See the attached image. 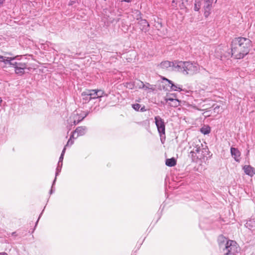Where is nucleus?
<instances>
[{
  "label": "nucleus",
  "mask_w": 255,
  "mask_h": 255,
  "mask_svg": "<svg viewBox=\"0 0 255 255\" xmlns=\"http://www.w3.org/2000/svg\"><path fill=\"white\" fill-rule=\"evenodd\" d=\"M251 47L252 41L249 38H235L231 43L232 55L235 59H242L249 53Z\"/></svg>",
  "instance_id": "f257e3e1"
},
{
  "label": "nucleus",
  "mask_w": 255,
  "mask_h": 255,
  "mask_svg": "<svg viewBox=\"0 0 255 255\" xmlns=\"http://www.w3.org/2000/svg\"><path fill=\"white\" fill-rule=\"evenodd\" d=\"M218 243L219 248L224 253V255H235L238 252V245L237 242L231 240L220 235L218 238Z\"/></svg>",
  "instance_id": "f03ea898"
},
{
  "label": "nucleus",
  "mask_w": 255,
  "mask_h": 255,
  "mask_svg": "<svg viewBox=\"0 0 255 255\" xmlns=\"http://www.w3.org/2000/svg\"><path fill=\"white\" fill-rule=\"evenodd\" d=\"M175 70L182 72L184 75H193L199 72V65L190 61H179L174 63Z\"/></svg>",
  "instance_id": "7ed1b4c3"
},
{
  "label": "nucleus",
  "mask_w": 255,
  "mask_h": 255,
  "mask_svg": "<svg viewBox=\"0 0 255 255\" xmlns=\"http://www.w3.org/2000/svg\"><path fill=\"white\" fill-rule=\"evenodd\" d=\"M22 56L21 55H17L12 57L11 61H10L9 66L14 68L15 74L18 75H22L24 74V71L27 69V64L25 61L26 58H25L22 60Z\"/></svg>",
  "instance_id": "20e7f679"
},
{
  "label": "nucleus",
  "mask_w": 255,
  "mask_h": 255,
  "mask_svg": "<svg viewBox=\"0 0 255 255\" xmlns=\"http://www.w3.org/2000/svg\"><path fill=\"white\" fill-rule=\"evenodd\" d=\"M193 148L190 151L189 156L191 158L193 162H197L198 160H202L207 155L208 149L203 148L200 141L194 143L193 144Z\"/></svg>",
  "instance_id": "39448f33"
},
{
  "label": "nucleus",
  "mask_w": 255,
  "mask_h": 255,
  "mask_svg": "<svg viewBox=\"0 0 255 255\" xmlns=\"http://www.w3.org/2000/svg\"><path fill=\"white\" fill-rule=\"evenodd\" d=\"M155 124L160 135L161 141L163 142V137L165 138V125L164 120L159 116L154 117Z\"/></svg>",
  "instance_id": "423d86ee"
},
{
  "label": "nucleus",
  "mask_w": 255,
  "mask_h": 255,
  "mask_svg": "<svg viewBox=\"0 0 255 255\" xmlns=\"http://www.w3.org/2000/svg\"><path fill=\"white\" fill-rule=\"evenodd\" d=\"M94 92V90H87L82 93L81 96L83 102L85 103L89 102L92 99H95L97 95Z\"/></svg>",
  "instance_id": "0eeeda50"
},
{
  "label": "nucleus",
  "mask_w": 255,
  "mask_h": 255,
  "mask_svg": "<svg viewBox=\"0 0 255 255\" xmlns=\"http://www.w3.org/2000/svg\"><path fill=\"white\" fill-rule=\"evenodd\" d=\"M214 0H203V7L204 9V15L207 17L210 13L212 5Z\"/></svg>",
  "instance_id": "6e6552de"
},
{
  "label": "nucleus",
  "mask_w": 255,
  "mask_h": 255,
  "mask_svg": "<svg viewBox=\"0 0 255 255\" xmlns=\"http://www.w3.org/2000/svg\"><path fill=\"white\" fill-rule=\"evenodd\" d=\"M163 80L167 82L170 85V90L175 91H184L182 88V86L179 85H175L173 82L165 77L162 78Z\"/></svg>",
  "instance_id": "1a4fd4ad"
},
{
  "label": "nucleus",
  "mask_w": 255,
  "mask_h": 255,
  "mask_svg": "<svg viewBox=\"0 0 255 255\" xmlns=\"http://www.w3.org/2000/svg\"><path fill=\"white\" fill-rule=\"evenodd\" d=\"M87 130V128L86 127H78L76 129L72 132V134H74L75 136V134L77 133L76 136H75V138H77L79 136H82L84 135Z\"/></svg>",
  "instance_id": "9d476101"
},
{
  "label": "nucleus",
  "mask_w": 255,
  "mask_h": 255,
  "mask_svg": "<svg viewBox=\"0 0 255 255\" xmlns=\"http://www.w3.org/2000/svg\"><path fill=\"white\" fill-rule=\"evenodd\" d=\"M87 115L88 113H86V114L84 115V116H81L78 114H74L72 117L74 125H76L80 122L82 121L84 118L87 116Z\"/></svg>",
  "instance_id": "9b49d317"
},
{
  "label": "nucleus",
  "mask_w": 255,
  "mask_h": 255,
  "mask_svg": "<svg viewBox=\"0 0 255 255\" xmlns=\"http://www.w3.org/2000/svg\"><path fill=\"white\" fill-rule=\"evenodd\" d=\"M231 153L232 156L234 158V159L237 161L239 162L240 158V157L241 156V152L238 150V148L232 147L231 148Z\"/></svg>",
  "instance_id": "f8f14e48"
},
{
  "label": "nucleus",
  "mask_w": 255,
  "mask_h": 255,
  "mask_svg": "<svg viewBox=\"0 0 255 255\" xmlns=\"http://www.w3.org/2000/svg\"><path fill=\"white\" fill-rule=\"evenodd\" d=\"M138 24L140 25V28L142 31L145 32L148 30L149 24L146 20L140 18L138 21Z\"/></svg>",
  "instance_id": "ddd939ff"
},
{
  "label": "nucleus",
  "mask_w": 255,
  "mask_h": 255,
  "mask_svg": "<svg viewBox=\"0 0 255 255\" xmlns=\"http://www.w3.org/2000/svg\"><path fill=\"white\" fill-rule=\"evenodd\" d=\"M165 100L166 101V102H170L169 103H168V104L171 107H177L180 105L179 101L176 99H174L173 98L167 97L165 98Z\"/></svg>",
  "instance_id": "4468645a"
},
{
  "label": "nucleus",
  "mask_w": 255,
  "mask_h": 255,
  "mask_svg": "<svg viewBox=\"0 0 255 255\" xmlns=\"http://www.w3.org/2000/svg\"><path fill=\"white\" fill-rule=\"evenodd\" d=\"M245 173L251 177L255 175V169L250 165H245L243 167Z\"/></svg>",
  "instance_id": "2eb2a0df"
},
{
  "label": "nucleus",
  "mask_w": 255,
  "mask_h": 255,
  "mask_svg": "<svg viewBox=\"0 0 255 255\" xmlns=\"http://www.w3.org/2000/svg\"><path fill=\"white\" fill-rule=\"evenodd\" d=\"M245 226L255 234V219H252L248 221L245 224Z\"/></svg>",
  "instance_id": "dca6fc26"
},
{
  "label": "nucleus",
  "mask_w": 255,
  "mask_h": 255,
  "mask_svg": "<svg viewBox=\"0 0 255 255\" xmlns=\"http://www.w3.org/2000/svg\"><path fill=\"white\" fill-rule=\"evenodd\" d=\"M177 61H175L174 62H170L168 61H165L163 62H162L160 63V66L162 69H166L168 67H172L173 70H175V65L174 63H175Z\"/></svg>",
  "instance_id": "f3484780"
},
{
  "label": "nucleus",
  "mask_w": 255,
  "mask_h": 255,
  "mask_svg": "<svg viewBox=\"0 0 255 255\" xmlns=\"http://www.w3.org/2000/svg\"><path fill=\"white\" fill-rule=\"evenodd\" d=\"M12 57H6L0 55V62H3L5 66L4 67H6V65H9L10 61L12 60L11 59Z\"/></svg>",
  "instance_id": "a211bd4d"
},
{
  "label": "nucleus",
  "mask_w": 255,
  "mask_h": 255,
  "mask_svg": "<svg viewBox=\"0 0 255 255\" xmlns=\"http://www.w3.org/2000/svg\"><path fill=\"white\" fill-rule=\"evenodd\" d=\"M176 164V160L174 158L167 159L165 161V164L169 167H172Z\"/></svg>",
  "instance_id": "6ab92c4d"
},
{
  "label": "nucleus",
  "mask_w": 255,
  "mask_h": 255,
  "mask_svg": "<svg viewBox=\"0 0 255 255\" xmlns=\"http://www.w3.org/2000/svg\"><path fill=\"white\" fill-rule=\"evenodd\" d=\"M201 5H203V0H196L194 4V10L199 11L200 9Z\"/></svg>",
  "instance_id": "aec40b11"
},
{
  "label": "nucleus",
  "mask_w": 255,
  "mask_h": 255,
  "mask_svg": "<svg viewBox=\"0 0 255 255\" xmlns=\"http://www.w3.org/2000/svg\"><path fill=\"white\" fill-rule=\"evenodd\" d=\"M201 5H203V0H196L194 4V10L199 11L200 9Z\"/></svg>",
  "instance_id": "412c9836"
},
{
  "label": "nucleus",
  "mask_w": 255,
  "mask_h": 255,
  "mask_svg": "<svg viewBox=\"0 0 255 255\" xmlns=\"http://www.w3.org/2000/svg\"><path fill=\"white\" fill-rule=\"evenodd\" d=\"M201 5H203V0H196L194 4V10L199 11L200 9Z\"/></svg>",
  "instance_id": "4be33fe9"
},
{
  "label": "nucleus",
  "mask_w": 255,
  "mask_h": 255,
  "mask_svg": "<svg viewBox=\"0 0 255 255\" xmlns=\"http://www.w3.org/2000/svg\"><path fill=\"white\" fill-rule=\"evenodd\" d=\"M139 88H143L145 90H146V89L154 90V88H153L152 85L149 84V83H146V84H144L141 81H140V85H139Z\"/></svg>",
  "instance_id": "5701e85b"
},
{
  "label": "nucleus",
  "mask_w": 255,
  "mask_h": 255,
  "mask_svg": "<svg viewBox=\"0 0 255 255\" xmlns=\"http://www.w3.org/2000/svg\"><path fill=\"white\" fill-rule=\"evenodd\" d=\"M200 131L202 133L207 134L210 132L211 129L209 127H203L201 128Z\"/></svg>",
  "instance_id": "b1692460"
},
{
  "label": "nucleus",
  "mask_w": 255,
  "mask_h": 255,
  "mask_svg": "<svg viewBox=\"0 0 255 255\" xmlns=\"http://www.w3.org/2000/svg\"><path fill=\"white\" fill-rule=\"evenodd\" d=\"M72 138H75V136L74 135V134H72L70 135V137L68 140L66 145H65V147L66 146H69L72 145L74 143V140H72Z\"/></svg>",
  "instance_id": "393cba45"
},
{
  "label": "nucleus",
  "mask_w": 255,
  "mask_h": 255,
  "mask_svg": "<svg viewBox=\"0 0 255 255\" xmlns=\"http://www.w3.org/2000/svg\"><path fill=\"white\" fill-rule=\"evenodd\" d=\"M93 90L94 92L96 93L95 94H97V95L96 96H95V99L102 97L104 93V91H103L102 90Z\"/></svg>",
  "instance_id": "a878e982"
},
{
  "label": "nucleus",
  "mask_w": 255,
  "mask_h": 255,
  "mask_svg": "<svg viewBox=\"0 0 255 255\" xmlns=\"http://www.w3.org/2000/svg\"><path fill=\"white\" fill-rule=\"evenodd\" d=\"M62 164H63V163H61V164H60V165L59 166V163H58V165L56 168V173H55V178H56L57 176L58 175L59 173L61 172V168L62 167Z\"/></svg>",
  "instance_id": "bb28decb"
},
{
  "label": "nucleus",
  "mask_w": 255,
  "mask_h": 255,
  "mask_svg": "<svg viewBox=\"0 0 255 255\" xmlns=\"http://www.w3.org/2000/svg\"><path fill=\"white\" fill-rule=\"evenodd\" d=\"M65 150H66V148H65V147H64V148H63L62 151V153L61 154V155L59 157V161L58 163H59V166L60 165V164H61V163H62L63 162V158H64V154H65Z\"/></svg>",
  "instance_id": "cd10ccee"
},
{
  "label": "nucleus",
  "mask_w": 255,
  "mask_h": 255,
  "mask_svg": "<svg viewBox=\"0 0 255 255\" xmlns=\"http://www.w3.org/2000/svg\"><path fill=\"white\" fill-rule=\"evenodd\" d=\"M132 107L134 110L139 111L140 110L141 105L139 104H134L132 105Z\"/></svg>",
  "instance_id": "c85d7f7f"
},
{
  "label": "nucleus",
  "mask_w": 255,
  "mask_h": 255,
  "mask_svg": "<svg viewBox=\"0 0 255 255\" xmlns=\"http://www.w3.org/2000/svg\"><path fill=\"white\" fill-rule=\"evenodd\" d=\"M179 7L181 9L186 8V5L185 2L181 1V3L179 4Z\"/></svg>",
  "instance_id": "c756f323"
},
{
  "label": "nucleus",
  "mask_w": 255,
  "mask_h": 255,
  "mask_svg": "<svg viewBox=\"0 0 255 255\" xmlns=\"http://www.w3.org/2000/svg\"><path fill=\"white\" fill-rule=\"evenodd\" d=\"M56 180V178H55V179H54V181L53 182L52 185L51 189V190L50 191V194H51L54 192L53 187H54V185L55 183Z\"/></svg>",
  "instance_id": "7c9ffc66"
},
{
  "label": "nucleus",
  "mask_w": 255,
  "mask_h": 255,
  "mask_svg": "<svg viewBox=\"0 0 255 255\" xmlns=\"http://www.w3.org/2000/svg\"><path fill=\"white\" fill-rule=\"evenodd\" d=\"M146 109L145 108V107L144 106H143L142 108H140V112H145L146 111Z\"/></svg>",
  "instance_id": "2f4dec72"
},
{
  "label": "nucleus",
  "mask_w": 255,
  "mask_h": 255,
  "mask_svg": "<svg viewBox=\"0 0 255 255\" xmlns=\"http://www.w3.org/2000/svg\"><path fill=\"white\" fill-rule=\"evenodd\" d=\"M132 0H121L122 1H125L127 2H130Z\"/></svg>",
  "instance_id": "473e14b6"
},
{
  "label": "nucleus",
  "mask_w": 255,
  "mask_h": 255,
  "mask_svg": "<svg viewBox=\"0 0 255 255\" xmlns=\"http://www.w3.org/2000/svg\"><path fill=\"white\" fill-rule=\"evenodd\" d=\"M176 0H173L172 1V5L174 6V3H175V4H176Z\"/></svg>",
  "instance_id": "72a5a7b5"
},
{
  "label": "nucleus",
  "mask_w": 255,
  "mask_h": 255,
  "mask_svg": "<svg viewBox=\"0 0 255 255\" xmlns=\"http://www.w3.org/2000/svg\"><path fill=\"white\" fill-rule=\"evenodd\" d=\"M0 255H7V254L6 253L3 252L0 253Z\"/></svg>",
  "instance_id": "f704fd0d"
},
{
  "label": "nucleus",
  "mask_w": 255,
  "mask_h": 255,
  "mask_svg": "<svg viewBox=\"0 0 255 255\" xmlns=\"http://www.w3.org/2000/svg\"><path fill=\"white\" fill-rule=\"evenodd\" d=\"M189 0H181V1L182 2H187Z\"/></svg>",
  "instance_id": "c9c22d12"
},
{
  "label": "nucleus",
  "mask_w": 255,
  "mask_h": 255,
  "mask_svg": "<svg viewBox=\"0 0 255 255\" xmlns=\"http://www.w3.org/2000/svg\"><path fill=\"white\" fill-rule=\"evenodd\" d=\"M86 113H82V114H79V115H80L81 116H84V115Z\"/></svg>",
  "instance_id": "e433bc0d"
},
{
  "label": "nucleus",
  "mask_w": 255,
  "mask_h": 255,
  "mask_svg": "<svg viewBox=\"0 0 255 255\" xmlns=\"http://www.w3.org/2000/svg\"><path fill=\"white\" fill-rule=\"evenodd\" d=\"M41 214H42V213H41V214L40 215V216H39V218H38V220L36 221V225L37 224V223H38V220H39V218H40V216H41Z\"/></svg>",
  "instance_id": "4c0bfd02"
},
{
  "label": "nucleus",
  "mask_w": 255,
  "mask_h": 255,
  "mask_svg": "<svg viewBox=\"0 0 255 255\" xmlns=\"http://www.w3.org/2000/svg\"><path fill=\"white\" fill-rule=\"evenodd\" d=\"M6 54H7L8 55H12V54L11 53H6Z\"/></svg>",
  "instance_id": "58836bf2"
},
{
  "label": "nucleus",
  "mask_w": 255,
  "mask_h": 255,
  "mask_svg": "<svg viewBox=\"0 0 255 255\" xmlns=\"http://www.w3.org/2000/svg\"><path fill=\"white\" fill-rule=\"evenodd\" d=\"M2 2H3V0H0V5L1 3H2Z\"/></svg>",
  "instance_id": "ea45409f"
}]
</instances>
